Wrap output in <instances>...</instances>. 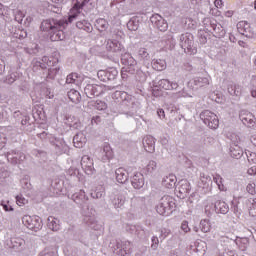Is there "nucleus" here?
Instances as JSON below:
<instances>
[{
    "label": "nucleus",
    "mask_w": 256,
    "mask_h": 256,
    "mask_svg": "<svg viewBox=\"0 0 256 256\" xmlns=\"http://www.w3.org/2000/svg\"><path fill=\"white\" fill-rule=\"evenodd\" d=\"M121 75L122 79H127V68H122Z\"/></svg>",
    "instance_id": "obj_60"
},
{
    "label": "nucleus",
    "mask_w": 256,
    "mask_h": 256,
    "mask_svg": "<svg viewBox=\"0 0 256 256\" xmlns=\"http://www.w3.org/2000/svg\"><path fill=\"white\" fill-rule=\"evenodd\" d=\"M143 147L147 153H155V138L146 136L143 140Z\"/></svg>",
    "instance_id": "obj_14"
},
{
    "label": "nucleus",
    "mask_w": 256,
    "mask_h": 256,
    "mask_svg": "<svg viewBox=\"0 0 256 256\" xmlns=\"http://www.w3.org/2000/svg\"><path fill=\"white\" fill-rule=\"evenodd\" d=\"M68 99H70L72 103H81V93L75 89H71L68 92Z\"/></svg>",
    "instance_id": "obj_28"
},
{
    "label": "nucleus",
    "mask_w": 256,
    "mask_h": 256,
    "mask_svg": "<svg viewBox=\"0 0 256 256\" xmlns=\"http://www.w3.org/2000/svg\"><path fill=\"white\" fill-rule=\"evenodd\" d=\"M237 29L239 33L245 35L249 31V24L246 21H241L237 24Z\"/></svg>",
    "instance_id": "obj_35"
},
{
    "label": "nucleus",
    "mask_w": 256,
    "mask_h": 256,
    "mask_svg": "<svg viewBox=\"0 0 256 256\" xmlns=\"http://www.w3.org/2000/svg\"><path fill=\"white\" fill-rule=\"evenodd\" d=\"M122 63L124 65H128V67H133L135 65H137V61L135 60V58L133 56H131L130 54H125L122 57Z\"/></svg>",
    "instance_id": "obj_32"
},
{
    "label": "nucleus",
    "mask_w": 256,
    "mask_h": 256,
    "mask_svg": "<svg viewBox=\"0 0 256 256\" xmlns=\"http://www.w3.org/2000/svg\"><path fill=\"white\" fill-rule=\"evenodd\" d=\"M180 41L181 47L184 49L185 53H188L189 55L197 54V49L193 47V40L189 38L188 34H182Z\"/></svg>",
    "instance_id": "obj_7"
},
{
    "label": "nucleus",
    "mask_w": 256,
    "mask_h": 256,
    "mask_svg": "<svg viewBox=\"0 0 256 256\" xmlns=\"http://www.w3.org/2000/svg\"><path fill=\"white\" fill-rule=\"evenodd\" d=\"M160 87H162V89H165L166 91H171V81L167 79L160 80Z\"/></svg>",
    "instance_id": "obj_44"
},
{
    "label": "nucleus",
    "mask_w": 256,
    "mask_h": 256,
    "mask_svg": "<svg viewBox=\"0 0 256 256\" xmlns=\"http://www.w3.org/2000/svg\"><path fill=\"white\" fill-rule=\"evenodd\" d=\"M200 119L203 123L207 125L210 129H217L219 127V118L217 115L209 110H204L200 114Z\"/></svg>",
    "instance_id": "obj_4"
},
{
    "label": "nucleus",
    "mask_w": 256,
    "mask_h": 256,
    "mask_svg": "<svg viewBox=\"0 0 256 256\" xmlns=\"http://www.w3.org/2000/svg\"><path fill=\"white\" fill-rule=\"evenodd\" d=\"M0 15L5 17V15H9V7L4 6L2 3H0Z\"/></svg>",
    "instance_id": "obj_53"
},
{
    "label": "nucleus",
    "mask_w": 256,
    "mask_h": 256,
    "mask_svg": "<svg viewBox=\"0 0 256 256\" xmlns=\"http://www.w3.org/2000/svg\"><path fill=\"white\" fill-rule=\"evenodd\" d=\"M150 21L154 24L155 27H157V29H159V31H167L169 27L167 21H165V19H163V17L159 14L152 15Z\"/></svg>",
    "instance_id": "obj_8"
},
{
    "label": "nucleus",
    "mask_w": 256,
    "mask_h": 256,
    "mask_svg": "<svg viewBox=\"0 0 256 256\" xmlns=\"http://www.w3.org/2000/svg\"><path fill=\"white\" fill-rule=\"evenodd\" d=\"M246 207L252 217H256V198H249L246 200Z\"/></svg>",
    "instance_id": "obj_26"
},
{
    "label": "nucleus",
    "mask_w": 256,
    "mask_h": 256,
    "mask_svg": "<svg viewBox=\"0 0 256 256\" xmlns=\"http://www.w3.org/2000/svg\"><path fill=\"white\" fill-rule=\"evenodd\" d=\"M95 27L100 32L107 31L109 29V22L103 18H99L96 20Z\"/></svg>",
    "instance_id": "obj_29"
},
{
    "label": "nucleus",
    "mask_w": 256,
    "mask_h": 256,
    "mask_svg": "<svg viewBox=\"0 0 256 256\" xmlns=\"http://www.w3.org/2000/svg\"><path fill=\"white\" fill-rule=\"evenodd\" d=\"M101 121L100 116H94L91 120L92 125H99V122Z\"/></svg>",
    "instance_id": "obj_55"
},
{
    "label": "nucleus",
    "mask_w": 256,
    "mask_h": 256,
    "mask_svg": "<svg viewBox=\"0 0 256 256\" xmlns=\"http://www.w3.org/2000/svg\"><path fill=\"white\" fill-rule=\"evenodd\" d=\"M214 181H215L216 185H218L219 191H227V188L223 184V178H221V176H216L214 178Z\"/></svg>",
    "instance_id": "obj_40"
},
{
    "label": "nucleus",
    "mask_w": 256,
    "mask_h": 256,
    "mask_svg": "<svg viewBox=\"0 0 256 256\" xmlns=\"http://www.w3.org/2000/svg\"><path fill=\"white\" fill-rule=\"evenodd\" d=\"M84 79H85V76H83L82 74H79L77 72H72L66 77V83L77 85V87H81Z\"/></svg>",
    "instance_id": "obj_11"
},
{
    "label": "nucleus",
    "mask_w": 256,
    "mask_h": 256,
    "mask_svg": "<svg viewBox=\"0 0 256 256\" xmlns=\"http://www.w3.org/2000/svg\"><path fill=\"white\" fill-rule=\"evenodd\" d=\"M115 173L116 181L118 183H127V181L129 180V173L127 172V170H125V168H118Z\"/></svg>",
    "instance_id": "obj_15"
},
{
    "label": "nucleus",
    "mask_w": 256,
    "mask_h": 256,
    "mask_svg": "<svg viewBox=\"0 0 256 256\" xmlns=\"http://www.w3.org/2000/svg\"><path fill=\"white\" fill-rule=\"evenodd\" d=\"M246 191L250 195H255L256 193V184L254 181H250L246 186Z\"/></svg>",
    "instance_id": "obj_41"
},
{
    "label": "nucleus",
    "mask_w": 256,
    "mask_h": 256,
    "mask_svg": "<svg viewBox=\"0 0 256 256\" xmlns=\"http://www.w3.org/2000/svg\"><path fill=\"white\" fill-rule=\"evenodd\" d=\"M77 17H79V13L70 15L68 17V21L64 20L65 21L64 27H57V29L51 30L50 41H63V39H65V32H64L65 29H67V26L69 25V23H73V21H75Z\"/></svg>",
    "instance_id": "obj_2"
},
{
    "label": "nucleus",
    "mask_w": 256,
    "mask_h": 256,
    "mask_svg": "<svg viewBox=\"0 0 256 256\" xmlns=\"http://www.w3.org/2000/svg\"><path fill=\"white\" fill-rule=\"evenodd\" d=\"M5 71V65L0 64V75L3 74Z\"/></svg>",
    "instance_id": "obj_63"
},
{
    "label": "nucleus",
    "mask_w": 256,
    "mask_h": 256,
    "mask_svg": "<svg viewBox=\"0 0 256 256\" xmlns=\"http://www.w3.org/2000/svg\"><path fill=\"white\" fill-rule=\"evenodd\" d=\"M251 95H252V97H254V98L256 99V90H253V91L251 92Z\"/></svg>",
    "instance_id": "obj_64"
},
{
    "label": "nucleus",
    "mask_w": 256,
    "mask_h": 256,
    "mask_svg": "<svg viewBox=\"0 0 256 256\" xmlns=\"http://www.w3.org/2000/svg\"><path fill=\"white\" fill-rule=\"evenodd\" d=\"M106 73H107L108 81H113V79H115L117 75H119L117 68H113V67L108 68L106 70Z\"/></svg>",
    "instance_id": "obj_37"
},
{
    "label": "nucleus",
    "mask_w": 256,
    "mask_h": 256,
    "mask_svg": "<svg viewBox=\"0 0 256 256\" xmlns=\"http://www.w3.org/2000/svg\"><path fill=\"white\" fill-rule=\"evenodd\" d=\"M22 223L24 227H27V229H30V231H34L35 233L41 231L43 227V222L39 216L25 215L22 217Z\"/></svg>",
    "instance_id": "obj_3"
},
{
    "label": "nucleus",
    "mask_w": 256,
    "mask_h": 256,
    "mask_svg": "<svg viewBox=\"0 0 256 256\" xmlns=\"http://www.w3.org/2000/svg\"><path fill=\"white\" fill-rule=\"evenodd\" d=\"M68 125H69V127H72L73 129L81 128V122L79 121V119H77L75 117L68 118Z\"/></svg>",
    "instance_id": "obj_36"
},
{
    "label": "nucleus",
    "mask_w": 256,
    "mask_h": 256,
    "mask_svg": "<svg viewBox=\"0 0 256 256\" xmlns=\"http://www.w3.org/2000/svg\"><path fill=\"white\" fill-rule=\"evenodd\" d=\"M126 199L127 197L124 194H117L112 200V205L115 209H121L125 205Z\"/></svg>",
    "instance_id": "obj_19"
},
{
    "label": "nucleus",
    "mask_w": 256,
    "mask_h": 256,
    "mask_svg": "<svg viewBox=\"0 0 256 256\" xmlns=\"http://www.w3.org/2000/svg\"><path fill=\"white\" fill-rule=\"evenodd\" d=\"M72 199L75 203H85V201H87V196L85 195V191L80 190L79 193L73 194Z\"/></svg>",
    "instance_id": "obj_33"
},
{
    "label": "nucleus",
    "mask_w": 256,
    "mask_h": 256,
    "mask_svg": "<svg viewBox=\"0 0 256 256\" xmlns=\"http://www.w3.org/2000/svg\"><path fill=\"white\" fill-rule=\"evenodd\" d=\"M23 19H25V13H23V11H16L15 13V21H17L18 23H22Z\"/></svg>",
    "instance_id": "obj_47"
},
{
    "label": "nucleus",
    "mask_w": 256,
    "mask_h": 256,
    "mask_svg": "<svg viewBox=\"0 0 256 256\" xmlns=\"http://www.w3.org/2000/svg\"><path fill=\"white\" fill-rule=\"evenodd\" d=\"M169 235H171V230H169L167 228H162L161 229V233H160V238L161 239H167V237H169Z\"/></svg>",
    "instance_id": "obj_50"
},
{
    "label": "nucleus",
    "mask_w": 256,
    "mask_h": 256,
    "mask_svg": "<svg viewBox=\"0 0 256 256\" xmlns=\"http://www.w3.org/2000/svg\"><path fill=\"white\" fill-rule=\"evenodd\" d=\"M152 69L155 71H165L167 69V62L163 59H154L152 61Z\"/></svg>",
    "instance_id": "obj_21"
},
{
    "label": "nucleus",
    "mask_w": 256,
    "mask_h": 256,
    "mask_svg": "<svg viewBox=\"0 0 256 256\" xmlns=\"http://www.w3.org/2000/svg\"><path fill=\"white\" fill-rule=\"evenodd\" d=\"M91 0H84L83 2H76L74 4V7L72 8V11H77L79 13L80 9L82 7H85V3H89ZM94 3H97V0H94Z\"/></svg>",
    "instance_id": "obj_39"
},
{
    "label": "nucleus",
    "mask_w": 256,
    "mask_h": 256,
    "mask_svg": "<svg viewBox=\"0 0 256 256\" xmlns=\"http://www.w3.org/2000/svg\"><path fill=\"white\" fill-rule=\"evenodd\" d=\"M60 69L61 68L59 66H53L52 68H49V70H48L49 79H55V75H57V73H59Z\"/></svg>",
    "instance_id": "obj_43"
},
{
    "label": "nucleus",
    "mask_w": 256,
    "mask_h": 256,
    "mask_svg": "<svg viewBox=\"0 0 256 256\" xmlns=\"http://www.w3.org/2000/svg\"><path fill=\"white\" fill-rule=\"evenodd\" d=\"M157 115L160 119H165V110H163L162 108L158 109Z\"/></svg>",
    "instance_id": "obj_56"
},
{
    "label": "nucleus",
    "mask_w": 256,
    "mask_h": 256,
    "mask_svg": "<svg viewBox=\"0 0 256 256\" xmlns=\"http://www.w3.org/2000/svg\"><path fill=\"white\" fill-rule=\"evenodd\" d=\"M16 203L19 207H23V205H27L28 201L23 195H18L16 196Z\"/></svg>",
    "instance_id": "obj_46"
},
{
    "label": "nucleus",
    "mask_w": 256,
    "mask_h": 256,
    "mask_svg": "<svg viewBox=\"0 0 256 256\" xmlns=\"http://www.w3.org/2000/svg\"><path fill=\"white\" fill-rule=\"evenodd\" d=\"M173 209H175V200L171 196L162 197L156 206V211L159 215H171Z\"/></svg>",
    "instance_id": "obj_1"
},
{
    "label": "nucleus",
    "mask_w": 256,
    "mask_h": 256,
    "mask_svg": "<svg viewBox=\"0 0 256 256\" xmlns=\"http://www.w3.org/2000/svg\"><path fill=\"white\" fill-rule=\"evenodd\" d=\"M184 71H193V66L189 63L184 64Z\"/></svg>",
    "instance_id": "obj_59"
},
{
    "label": "nucleus",
    "mask_w": 256,
    "mask_h": 256,
    "mask_svg": "<svg viewBox=\"0 0 256 256\" xmlns=\"http://www.w3.org/2000/svg\"><path fill=\"white\" fill-rule=\"evenodd\" d=\"M98 79L100 81H109L108 76H107V70H99L97 73Z\"/></svg>",
    "instance_id": "obj_45"
},
{
    "label": "nucleus",
    "mask_w": 256,
    "mask_h": 256,
    "mask_svg": "<svg viewBox=\"0 0 256 256\" xmlns=\"http://www.w3.org/2000/svg\"><path fill=\"white\" fill-rule=\"evenodd\" d=\"M132 252H133V244H131V242L129 241H124L120 245L118 255L130 256Z\"/></svg>",
    "instance_id": "obj_13"
},
{
    "label": "nucleus",
    "mask_w": 256,
    "mask_h": 256,
    "mask_svg": "<svg viewBox=\"0 0 256 256\" xmlns=\"http://www.w3.org/2000/svg\"><path fill=\"white\" fill-rule=\"evenodd\" d=\"M181 230L184 233H189L191 231V228L189 227V222L187 220L182 221Z\"/></svg>",
    "instance_id": "obj_49"
},
{
    "label": "nucleus",
    "mask_w": 256,
    "mask_h": 256,
    "mask_svg": "<svg viewBox=\"0 0 256 256\" xmlns=\"http://www.w3.org/2000/svg\"><path fill=\"white\" fill-rule=\"evenodd\" d=\"M107 49L113 53H119V51L123 50V45L117 40H109L107 43Z\"/></svg>",
    "instance_id": "obj_18"
},
{
    "label": "nucleus",
    "mask_w": 256,
    "mask_h": 256,
    "mask_svg": "<svg viewBox=\"0 0 256 256\" xmlns=\"http://www.w3.org/2000/svg\"><path fill=\"white\" fill-rule=\"evenodd\" d=\"M105 91V86L98 84H87L84 88L85 95L92 99V97H99Z\"/></svg>",
    "instance_id": "obj_5"
},
{
    "label": "nucleus",
    "mask_w": 256,
    "mask_h": 256,
    "mask_svg": "<svg viewBox=\"0 0 256 256\" xmlns=\"http://www.w3.org/2000/svg\"><path fill=\"white\" fill-rule=\"evenodd\" d=\"M178 189L182 197H185L184 195H188V193L191 191V183H189L187 180H184L181 182V185Z\"/></svg>",
    "instance_id": "obj_27"
},
{
    "label": "nucleus",
    "mask_w": 256,
    "mask_h": 256,
    "mask_svg": "<svg viewBox=\"0 0 256 256\" xmlns=\"http://www.w3.org/2000/svg\"><path fill=\"white\" fill-rule=\"evenodd\" d=\"M194 82L196 85H199V87H203V84L201 83H204L205 85H209V80L207 78H198L197 80H194Z\"/></svg>",
    "instance_id": "obj_52"
},
{
    "label": "nucleus",
    "mask_w": 256,
    "mask_h": 256,
    "mask_svg": "<svg viewBox=\"0 0 256 256\" xmlns=\"http://www.w3.org/2000/svg\"><path fill=\"white\" fill-rule=\"evenodd\" d=\"M151 248L155 251L159 247V238L157 236H153L152 239Z\"/></svg>",
    "instance_id": "obj_51"
},
{
    "label": "nucleus",
    "mask_w": 256,
    "mask_h": 256,
    "mask_svg": "<svg viewBox=\"0 0 256 256\" xmlns=\"http://www.w3.org/2000/svg\"><path fill=\"white\" fill-rule=\"evenodd\" d=\"M175 183H177V177L173 174L166 176L163 180V185L167 189L175 187Z\"/></svg>",
    "instance_id": "obj_24"
},
{
    "label": "nucleus",
    "mask_w": 256,
    "mask_h": 256,
    "mask_svg": "<svg viewBox=\"0 0 256 256\" xmlns=\"http://www.w3.org/2000/svg\"><path fill=\"white\" fill-rule=\"evenodd\" d=\"M241 91H242L241 85L232 83L228 86V93L230 95H236V97H239V95H241Z\"/></svg>",
    "instance_id": "obj_30"
},
{
    "label": "nucleus",
    "mask_w": 256,
    "mask_h": 256,
    "mask_svg": "<svg viewBox=\"0 0 256 256\" xmlns=\"http://www.w3.org/2000/svg\"><path fill=\"white\" fill-rule=\"evenodd\" d=\"M131 183L134 189H141L143 188V185H145V177L143 176V174L137 172L132 177Z\"/></svg>",
    "instance_id": "obj_12"
},
{
    "label": "nucleus",
    "mask_w": 256,
    "mask_h": 256,
    "mask_svg": "<svg viewBox=\"0 0 256 256\" xmlns=\"http://www.w3.org/2000/svg\"><path fill=\"white\" fill-rule=\"evenodd\" d=\"M127 27L129 31H137V29H139V18L137 16L132 17L128 21Z\"/></svg>",
    "instance_id": "obj_31"
},
{
    "label": "nucleus",
    "mask_w": 256,
    "mask_h": 256,
    "mask_svg": "<svg viewBox=\"0 0 256 256\" xmlns=\"http://www.w3.org/2000/svg\"><path fill=\"white\" fill-rule=\"evenodd\" d=\"M240 119L244 125H247L248 127H255L256 125V118L253 113L248 111H241L240 113Z\"/></svg>",
    "instance_id": "obj_9"
},
{
    "label": "nucleus",
    "mask_w": 256,
    "mask_h": 256,
    "mask_svg": "<svg viewBox=\"0 0 256 256\" xmlns=\"http://www.w3.org/2000/svg\"><path fill=\"white\" fill-rule=\"evenodd\" d=\"M171 85V89H177V87H179V84H177V82H170Z\"/></svg>",
    "instance_id": "obj_62"
},
{
    "label": "nucleus",
    "mask_w": 256,
    "mask_h": 256,
    "mask_svg": "<svg viewBox=\"0 0 256 256\" xmlns=\"http://www.w3.org/2000/svg\"><path fill=\"white\" fill-rule=\"evenodd\" d=\"M1 206L3 207L4 211H13V206L9 204V200H2Z\"/></svg>",
    "instance_id": "obj_48"
},
{
    "label": "nucleus",
    "mask_w": 256,
    "mask_h": 256,
    "mask_svg": "<svg viewBox=\"0 0 256 256\" xmlns=\"http://www.w3.org/2000/svg\"><path fill=\"white\" fill-rule=\"evenodd\" d=\"M91 196L93 197V199H100V197H103V191L95 190L94 192L91 193Z\"/></svg>",
    "instance_id": "obj_54"
},
{
    "label": "nucleus",
    "mask_w": 256,
    "mask_h": 256,
    "mask_svg": "<svg viewBox=\"0 0 256 256\" xmlns=\"http://www.w3.org/2000/svg\"><path fill=\"white\" fill-rule=\"evenodd\" d=\"M74 147L77 149H81L85 143H87V137H85V134L78 133L73 138Z\"/></svg>",
    "instance_id": "obj_16"
},
{
    "label": "nucleus",
    "mask_w": 256,
    "mask_h": 256,
    "mask_svg": "<svg viewBox=\"0 0 256 256\" xmlns=\"http://www.w3.org/2000/svg\"><path fill=\"white\" fill-rule=\"evenodd\" d=\"M248 175H256V166H252L247 171Z\"/></svg>",
    "instance_id": "obj_58"
},
{
    "label": "nucleus",
    "mask_w": 256,
    "mask_h": 256,
    "mask_svg": "<svg viewBox=\"0 0 256 256\" xmlns=\"http://www.w3.org/2000/svg\"><path fill=\"white\" fill-rule=\"evenodd\" d=\"M230 155L234 159H241L243 156V149L239 147V145L234 144L230 147Z\"/></svg>",
    "instance_id": "obj_25"
},
{
    "label": "nucleus",
    "mask_w": 256,
    "mask_h": 256,
    "mask_svg": "<svg viewBox=\"0 0 256 256\" xmlns=\"http://www.w3.org/2000/svg\"><path fill=\"white\" fill-rule=\"evenodd\" d=\"M77 29L86 31V33H91L93 31V26L87 20H79L76 22Z\"/></svg>",
    "instance_id": "obj_23"
},
{
    "label": "nucleus",
    "mask_w": 256,
    "mask_h": 256,
    "mask_svg": "<svg viewBox=\"0 0 256 256\" xmlns=\"http://www.w3.org/2000/svg\"><path fill=\"white\" fill-rule=\"evenodd\" d=\"M94 107L98 111H105V109H107V103H105V101L97 100L94 103Z\"/></svg>",
    "instance_id": "obj_42"
},
{
    "label": "nucleus",
    "mask_w": 256,
    "mask_h": 256,
    "mask_svg": "<svg viewBox=\"0 0 256 256\" xmlns=\"http://www.w3.org/2000/svg\"><path fill=\"white\" fill-rule=\"evenodd\" d=\"M214 209L216 213H222L223 215L229 213V205L221 200L215 202Z\"/></svg>",
    "instance_id": "obj_17"
},
{
    "label": "nucleus",
    "mask_w": 256,
    "mask_h": 256,
    "mask_svg": "<svg viewBox=\"0 0 256 256\" xmlns=\"http://www.w3.org/2000/svg\"><path fill=\"white\" fill-rule=\"evenodd\" d=\"M214 5L217 9H221V7H223V0H215Z\"/></svg>",
    "instance_id": "obj_57"
},
{
    "label": "nucleus",
    "mask_w": 256,
    "mask_h": 256,
    "mask_svg": "<svg viewBox=\"0 0 256 256\" xmlns=\"http://www.w3.org/2000/svg\"><path fill=\"white\" fill-rule=\"evenodd\" d=\"M81 167L87 175H91L93 171H95V167L93 166V159L91 157L85 155L81 159Z\"/></svg>",
    "instance_id": "obj_10"
},
{
    "label": "nucleus",
    "mask_w": 256,
    "mask_h": 256,
    "mask_svg": "<svg viewBox=\"0 0 256 256\" xmlns=\"http://www.w3.org/2000/svg\"><path fill=\"white\" fill-rule=\"evenodd\" d=\"M103 160L107 161L109 159H113V148L109 143H104L102 146Z\"/></svg>",
    "instance_id": "obj_22"
},
{
    "label": "nucleus",
    "mask_w": 256,
    "mask_h": 256,
    "mask_svg": "<svg viewBox=\"0 0 256 256\" xmlns=\"http://www.w3.org/2000/svg\"><path fill=\"white\" fill-rule=\"evenodd\" d=\"M57 27H65V20L48 19L41 23L42 31H51L57 29Z\"/></svg>",
    "instance_id": "obj_6"
},
{
    "label": "nucleus",
    "mask_w": 256,
    "mask_h": 256,
    "mask_svg": "<svg viewBox=\"0 0 256 256\" xmlns=\"http://www.w3.org/2000/svg\"><path fill=\"white\" fill-rule=\"evenodd\" d=\"M199 228L202 233H209V231H211V222L207 219H203L200 221Z\"/></svg>",
    "instance_id": "obj_34"
},
{
    "label": "nucleus",
    "mask_w": 256,
    "mask_h": 256,
    "mask_svg": "<svg viewBox=\"0 0 256 256\" xmlns=\"http://www.w3.org/2000/svg\"><path fill=\"white\" fill-rule=\"evenodd\" d=\"M235 12H233V10H228L225 12V17H231L232 15H234Z\"/></svg>",
    "instance_id": "obj_61"
},
{
    "label": "nucleus",
    "mask_w": 256,
    "mask_h": 256,
    "mask_svg": "<svg viewBox=\"0 0 256 256\" xmlns=\"http://www.w3.org/2000/svg\"><path fill=\"white\" fill-rule=\"evenodd\" d=\"M155 169H157V162L151 160L146 166V173L148 175H151V173L155 172Z\"/></svg>",
    "instance_id": "obj_38"
},
{
    "label": "nucleus",
    "mask_w": 256,
    "mask_h": 256,
    "mask_svg": "<svg viewBox=\"0 0 256 256\" xmlns=\"http://www.w3.org/2000/svg\"><path fill=\"white\" fill-rule=\"evenodd\" d=\"M136 58L138 59V61H141L144 64L151 60V56L145 48H140L138 50Z\"/></svg>",
    "instance_id": "obj_20"
}]
</instances>
